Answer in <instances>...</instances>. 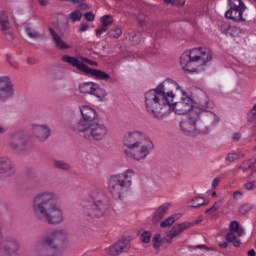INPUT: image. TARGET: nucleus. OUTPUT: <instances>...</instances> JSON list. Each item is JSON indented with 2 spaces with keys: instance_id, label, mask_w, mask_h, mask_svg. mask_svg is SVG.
Here are the masks:
<instances>
[{
  "instance_id": "11",
  "label": "nucleus",
  "mask_w": 256,
  "mask_h": 256,
  "mask_svg": "<svg viewBox=\"0 0 256 256\" xmlns=\"http://www.w3.org/2000/svg\"><path fill=\"white\" fill-rule=\"evenodd\" d=\"M108 129L107 126L103 123L94 122L89 124L88 129L86 130L85 139L88 141H103L107 137Z\"/></svg>"
},
{
  "instance_id": "18",
  "label": "nucleus",
  "mask_w": 256,
  "mask_h": 256,
  "mask_svg": "<svg viewBox=\"0 0 256 256\" xmlns=\"http://www.w3.org/2000/svg\"><path fill=\"white\" fill-rule=\"evenodd\" d=\"M70 129L75 131V133H83L85 138L87 135V130L89 129V123H87L83 118H75L70 122Z\"/></svg>"
},
{
  "instance_id": "31",
  "label": "nucleus",
  "mask_w": 256,
  "mask_h": 256,
  "mask_svg": "<svg viewBox=\"0 0 256 256\" xmlns=\"http://www.w3.org/2000/svg\"><path fill=\"white\" fill-rule=\"evenodd\" d=\"M180 218H181L180 214L169 216L168 218H166L160 223V227H162V229H165L166 227H171V225H173L175 221H178Z\"/></svg>"
},
{
  "instance_id": "35",
  "label": "nucleus",
  "mask_w": 256,
  "mask_h": 256,
  "mask_svg": "<svg viewBox=\"0 0 256 256\" xmlns=\"http://www.w3.org/2000/svg\"><path fill=\"white\" fill-rule=\"evenodd\" d=\"M200 53H201V47L194 48L190 51H186V55L190 56V59L192 60L193 63L199 61Z\"/></svg>"
},
{
  "instance_id": "49",
  "label": "nucleus",
  "mask_w": 256,
  "mask_h": 256,
  "mask_svg": "<svg viewBox=\"0 0 256 256\" xmlns=\"http://www.w3.org/2000/svg\"><path fill=\"white\" fill-rule=\"evenodd\" d=\"M255 184H256L255 180L249 181L244 184V189H246L247 191H255V189H256Z\"/></svg>"
},
{
  "instance_id": "47",
  "label": "nucleus",
  "mask_w": 256,
  "mask_h": 256,
  "mask_svg": "<svg viewBox=\"0 0 256 256\" xmlns=\"http://www.w3.org/2000/svg\"><path fill=\"white\" fill-rule=\"evenodd\" d=\"M79 59L82 60V64H83V65H85V63H86L87 65H91L92 67H97V66L99 65V63H97L96 61H93V60H91V59H89V58H85V57H83V56H80Z\"/></svg>"
},
{
  "instance_id": "5",
  "label": "nucleus",
  "mask_w": 256,
  "mask_h": 256,
  "mask_svg": "<svg viewBox=\"0 0 256 256\" xmlns=\"http://www.w3.org/2000/svg\"><path fill=\"white\" fill-rule=\"evenodd\" d=\"M145 107L154 119H165L171 113L169 99L157 87L145 93Z\"/></svg>"
},
{
  "instance_id": "26",
  "label": "nucleus",
  "mask_w": 256,
  "mask_h": 256,
  "mask_svg": "<svg viewBox=\"0 0 256 256\" xmlns=\"http://www.w3.org/2000/svg\"><path fill=\"white\" fill-rule=\"evenodd\" d=\"M48 31L51 34V37H52L53 42L55 43L57 49H69V45H67L65 43V41H63L61 36L59 34H57V32H55V30H53V28H49Z\"/></svg>"
},
{
  "instance_id": "62",
  "label": "nucleus",
  "mask_w": 256,
  "mask_h": 256,
  "mask_svg": "<svg viewBox=\"0 0 256 256\" xmlns=\"http://www.w3.org/2000/svg\"><path fill=\"white\" fill-rule=\"evenodd\" d=\"M89 29V26L87 24H81L79 31L80 33H83Z\"/></svg>"
},
{
  "instance_id": "25",
  "label": "nucleus",
  "mask_w": 256,
  "mask_h": 256,
  "mask_svg": "<svg viewBox=\"0 0 256 256\" xmlns=\"http://www.w3.org/2000/svg\"><path fill=\"white\" fill-rule=\"evenodd\" d=\"M170 204L164 203L160 207L156 209L154 212V216L152 218L153 223H159L163 217L167 215V211H169Z\"/></svg>"
},
{
  "instance_id": "60",
  "label": "nucleus",
  "mask_w": 256,
  "mask_h": 256,
  "mask_svg": "<svg viewBox=\"0 0 256 256\" xmlns=\"http://www.w3.org/2000/svg\"><path fill=\"white\" fill-rule=\"evenodd\" d=\"M138 24L140 25V27H145L147 25L145 18H138Z\"/></svg>"
},
{
  "instance_id": "43",
  "label": "nucleus",
  "mask_w": 256,
  "mask_h": 256,
  "mask_svg": "<svg viewBox=\"0 0 256 256\" xmlns=\"http://www.w3.org/2000/svg\"><path fill=\"white\" fill-rule=\"evenodd\" d=\"M163 241V238L161 237V234L157 233L152 238L153 247L154 249H159L161 247V242Z\"/></svg>"
},
{
  "instance_id": "52",
  "label": "nucleus",
  "mask_w": 256,
  "mask_h": 256,
  "mask_svg": "<svg viewBox=\"0 0 256 256\" xmlns=\"http://www.w3.org/2000/svg\"><path fill=\"white\" fill-rule=\"evenodd\" d=\"M132 41L133 43H135L136 45H139V43H141V32H137L132 36Z\"/></svg>"
},
{
  "instance_id": "2",
  "label": "nucleus",
  "mask_w": 256,
  "mask_h": 256,
  "mask_svg": "<svg viewBox=\"0 0 256 256\" xmlns=\"http://www.w3.org/2000/svg\"><path fill=\"white\" fill-rule=\"evenodd\" d=\"M59 196L53 190L38 192L32 200V211L38 219H45L49 225L63 223V210L57 203Z\"/></svg>"
},
{
  "instance_id": "33",
  "label": "nucleus",
  "mask_w": 256,
  "mask_h": 256,
  "mask_svg": "<svg viewBox=\"0 0 256 256\" xmlns=\"http://www.w3.org/2000/svg\"><path fill=\"white\" fill-rule=\"evenodd\" d=\"M189 203H193L190 205V209H199V207H203V205H207L205 199L203 197H195L192 198Z\"/></svg>"
},
{
  "instance_id": "8",
  "label": "nucleus",
  "mask_w": 256,
  "mask_h": 256,
  "mask_svg": "<svg viewBox=\"0 0 256 256\" xmlns=\"http://www.w3.org/2000/svg\"><path fill=\"white\" fill-rule=\"evenodd\" d=\"M8 147L15 153H31V145L25 132L16 131L10 134Z\"/></svg>"
},
{
  "instance_id": "51",
  "label": "nucleus",
  "mask_w": 256,
  "mask_h": 256,
  "mask_svg": "<svg viewBox=\"0 0 256 256\" xmlns=\"http://www.w3.org/2000/svg\"><path fill=\"white\" fill-rule=\"evenodd\" d=\"M239 159V155L235 153L228 154L226 161H229L230 163H233L234 161H237Z\"/></svg>"
},
{
  "instance_id": "36",
  "label": "nucleus",
  "mask_w": 256,
  "mask_h": 256,
  "mask_svg": "<svg viewBox=\"0 0 256 256\" xmlns=\"http://www.w3.org/2000/svg\"><path fill=\"white\" fill-rule=\"evenodd\" d=\"M226 241H228V243H233L234 247H241V240L237 239L235 232H228L226 234Z\"/></svg>"
},
{
  "instance_id": "41",
  "label": "nucleus",
  "mask_w": 256,
  "mask_h": 256,
  "mask_svg": "<svg viewBox=\"0 0 256 256\" xmlns=\"http://www.w3.org/2000/svg\"><path fill=\"white\" fill-rule=\"evenodd\" d=\"M228 37H239L241 35V29L237 26H230L226 32Z\"/></svg>"
},
{
  "instance_id": "64",
  "label": "nucleus",
  "mask_w": 256,
  "mask_h": 256,
  "mask_svg": "<svg viewBox=\"0 0 256 256\" xmlns=\"http://www.w3.org/2000/svg\"><path fill=\"white\" fill-rule=\"evenodd\" d=\"M232 139H233L234 141H239V139H241V134L238 133V132H235V133L233 134V136H232Z\"/></svg>"
},
{
  "instance_id": "10",
  "label": "nucleus",
  "mask_w": 256,
  "mask_h": 256,
  "mask_svg": "<svg viewBox=\"0 0 256 256\" xmlns=\"http://www.w3.org/2000/svg\"><path fill=\"white\" fill-rule=\"evenodd\" d=\"M19 249H21V244L13 236H6L0 242V256H16Z\"/></svg>"
},
{
  "instance_id": "23",
  "label": "nucleus",
  "mask_w": 256,
  "mask_h": 256,
  "mask_svg": "<svg viewBox=\"0 0 256 256\" xmlns=\"http://www.w3.org/2000/svg\"><path fill=\"white\" fill-rule=\"evenodd\" d=\"M245 9L243 8H229L226 13V19H231V21H245L243 18V13Z\"/></svg>"
},
{
  "instance_id": "27",
  "label": "nucleus",
  "mask_w": 256,
  "mask_h": 256,
  "mask_svg": "<svg viewBox=\"0 0 256 256\" xmlns=\"http://www.w3.org/2000/svg\"><path fill=\"white\" fill-rule=\"evenodd\" d=\"M180 65L184 71H188L189 73L195 72V69H191L193 62L186 52H184L180 57Z\"/></svg>"
},
{
  "instance_id": "56",
  "label": "nucleus",
  "mask_w": 256,
  "mask_h": 256,
  "mask_svg": "<svg viewBox=\"0 0 256 256\" xmlns=\"http://www.w3.org/2000/svg\"><path fill=\"white\" fill-rule=\"evenodd\" d=\"M223 205V199L218 200L217 202L214 203L212 206V209H215L216 211Z\"/></svg>"
},
{
  "instance_id": "16",
  "label": "nucleus",
  "mask_w": 256,
  "mask_h": 256,
  "mask_svg": "<svg viewBox=\"0 0 256 256\" xmlns=\"http://www.w3.org/2000/svg\"><path fill=\"white\" fill-rule=\"evenodd\" d=\"M33 135L43 143L51 137V128L47 124H35L33 125Z\"/></svg>"
},
{
  "instance_id": "21",
  "label": "nucleus",
  "mask_w": 256,
  "mask_h": 256,
  "mask_svg": "<svg viewBox=\"0 0 256 256\" xmlns=\"http://www.w3.org/2000/svg\"><path fill=\"white\" fill-rule=\"evenodd\" d=\"M191 227H193V223L191 222H183V223H178L175 224L170 231L168 232V237H170V239H174V237H177L179 235H181V233H183V231L187 230V229H191Z\"/></svg>"
},
{
  "instance_id": "29",
  "label": "nucleus",
  "mask_w": 256,
  "mask_h": 256,
  "mask_svg": "<svg viewBox=\"0 0 256 256\" xmlns=\"http://www.w3.org/2000/svg\"><path fill=\"white\" fill-rule=\"evenodd\" d=\"M213 59V53L207 48H200L199 61H202V65L205 66L209 61Z\"/></svg>"
},
{
  "instance_id": "1",
  "label": "nucleus",
  "mask_w": 256,
  "mask_h": 256,
  "mask_svg": "<svg viewBox=\"0 0 256 256\" xmlns=\"http://www.w3.org/2000/svg\"><path fill=\"white\" fill-rule=\"evenodd\" d=\"M196 105L189 117L180 122L181 130L186 135H208L219 123V116L212 112L215 103L209 99L207 93L201 92Z\"/></svg>"
},
{
  "instance_id": "7",
  "label": "nucleus",
  "mask_w": 256,
  "mask_h": 256,
  "mask_svg": "<svg viewBox=\"0 0 256 256\" xmlns=\"http://www.w3.org/2000/svg\"><path fill=\"white\" fill-rule=\"evenodd\" d=\"M62 61H64V63H68V65H72V67H76V69L82 71V73H86V75H91L92 77H95L96 79H100L102 81H107L111 79V76L106 72H103L102 70L93 69L81 63L79 59L73 56L64 55L62 56Z\"/></svg>"
},
{
  "instance_id": "30",
  "label": "nucleus",
  "mask_w": 256,
  "mask_h": 256,
  "mask_svg": "<svg viewBox=\"0 0 256 256\" xmlns=\"http://www.w3.org/2000/svg\"><path fill=\"white\" fill-rule=\"evenodd\" d=\"M52 167H54V169H57L58 171H69L71 169V164L63 160L55 159L52 161Z\"/></svg>"
},
{
  "instance_id": "54",
  "label": "nucleus",
  "mask_w": 256,
  "mask_h": 256,
  "mask_svg": "<svg viewBox=\"0 0 256 256\" xmlns=\"http://www.w3.org/2000/svg\"><path fill=\"white\" fill-rule=\"evenodd\" d=\"M95 32H96V36L101 37L103 33L107 32V27L102 26L101 28L96 29Z\"/></svg>"
},
{
  "instance_id": "61",
  "label": "nucleus",
  "mask_w": 256,
  "mask_h": 256,
  "mask_svg": "<svg viewBox=\"0 0 256 256\" xmlns=\"http://www.w3.org/2000/svg\"><path fill=\"white\" fill-rule=\"evenodd\" d=\"M220 182H221L220 178H215L212 182V189H215Z\"/></svg>"
},
{
  "instance_id": "48",
  "label": "nucleus",
  "mask_w": 256,
  "mask_h": 256,
  "mask_svg": "<svg viewBox=\"0 0 256 256\" xmlns=\"http://www.w3.org/2000/svg\"><path fill=\"white\" fill-rule=\"evenodd\" d=\"M142 243H149L151 241V232L150 231H145L141 234L140 237Z\"/></svg>"
},
{
  "instance_id": "14",
  "label": "nucleus",
  "mask_w": 256,
  "mask_h": 256,
  "mask_svg": "<svg viewBox=\"0 0 256 256\" xmlns=\"http://www.w3.org/2000/svg\"><path fill=\"white\" fill-rule=\"evenodd\" d=\"M148 138L141 131L134 130L132 132H128L124 135L123 145L125 147L124 153L133 149V147L139 145L143 141H146Z\"/></svg>"
},
{
  "instance_id": "15",
  "label": "nucleus",
  "mask_w": 256,
  "mask_h": 256,
  "mask_svg": "<svg viewBox=\"0 0 256 256\" xmlns=\"http://www.w3.org/2000/svg\"><path fill=\"white\" fill-rule=\"evenodd\" d=\"M156 88L159 89L160 92L163 93L164 97L168 99L170 105L171 103H173V100L175 99L173 89H180L179 84H177V82L171 79H166L165 81L160 83Z\"/></svg>"
},
{
  "instance_id": "37",
  "label": "nucleus",
  "mask_w": 256,
  "mask_h": 256,
  "mask_svg": "<svg viewBox=\"0 0 256 256\" xmlns=\"http://www.w3.org/2000/svg\"><path fill=\"white\" fill-rule=\"evenodd\" d=\"M255 163H256V159H249L243 162L240 166H238V169H241L243 173H245V171H249V169H253V167L255 166Z\"/></svg>"
},
{
  "instance_id": "44",
  "label": "nucleus",
  "mask_w": 256,
  "mask_h": 256,
  "mask_svg": "<svg viewBox=\"0 0 256 256\" xmlns=\"http://www.w3.org/2000/svg\"><path fill=\"white\" fill-rule=\"evenodd\" d=\"M69 17L73 23L79 21L83 17V13L79 10H75L69 14Z\"/></svg>"
},
{
  "instance_id": "28",
  "label": "nucleus",
  "mask_w": 256,
  "mask_h": 256,
  "mask_svg": "<svg viewBox=\"0 0 256 256\" xmlns=\"http://www.w3.org/2000/svg\"><path fill=\"white\" fill-rule=\"evenodd\" d=\"M95 87H97V84L93 82H84L79 85V92L83 95H93Z\"/></svg>"
},
{
  "instance_id": "22",
  "label": "nucleus",
  "mask_w": 256,
  "mask_h": 256,
  "mask_svg": "<svg viewBox=\"0 0 256 256\" xmlns=\"http://www.w3.org/2000/svg\"><path fill=\"white\" fill-rule=\"evenodd\" d=\"M15 173L13 169V163L7 157L0 158V175H5L6 177H11Z\"/></svg>"
},
{
  "instance_id": "55",
  "label": "nucleus",
  "mask_w": 256,
  "mask_h": 256,
  "mask_svg": "<svg viewBox=\"0 0 256 256\" xmlns=\"http://www.w3.org/2000/svg\"><path fill=\"white\" fill-rule=\"evenodd\" d=\"M242 197H243V192H241V191H235L233 193V199L235 201H239V199H241Z\"/></svg>"
},
{
  "instance_id": "38",
  "label": "nucleus",
  "mask_w": 256,
  "mask_h": 256,
  "mask_svg": "<svg viewBox=\"0 0 256 256\" xmlns=\"http://www.w3.org/2000/svg\"><path fill=\"white\" fill-rule=\"evenodd\" d=\"M122 34H123V30L120 27L112 28L107 33L110 39H119Z\"/></svg>"
},
{
  "instance_id": "39",
  "label": "nucleus",
  "mask_w": 256,
  "mask_h": 256,
  "mask_svg": "<svg viewBox=\"0 0 256 256\" xmlns=\"http://www.w3.org/2000/svg\"><path fill=\"white\" fill-rule=\"evenodd\" d=\"M228 5L232 9H247V6L241 0H228Z\"/></svg>"
},
{
  "instance_id": "45",
  "label": "nucleus",
  "mask_w": 256,
  "mask_h": 256,
  "mask_svg": "<svg viewBox=\"0 0 256 256\" xmlns=\"http://www.w3.org/2000/svg\"><path fill=\"white\" fill-rule=\"evenodd\" d=\"M251 209H253V206L249 203L246 204H242L239 207V213L240 215H247V213H249V211H251Z\"/></svg>"
},
{
  "instance_id": "53",
  "label": "nucleus",
  "mask_w": 256,
  "mask_h": 256,
  "mask_svg": "<svg viewBox=\"0 0 256 256\" xmlns=\"http://www.w3.org/2000/svg\"><path fill=\"white\" fill-rule=\"evenodd\" d=\"M84 19H86V21L93 22L95 21V14H93V12H86L84 14Z\"/></svg>"
},
{
  "instance_id": "63",
  "label": "nucleus",
  "mask_w": 256,
  "mask_h": 256,
  "mask_svg": "<svg viewBox=\"0 0 256 256\" xmlns=\"http://www.w3.org/2000/svg\"><path fill=\"white\" fill-rule=\"evenodd\" d=\"M219 247H221L222 249H227V247H229V243L227 241H222L219 242Z\"/></svg>"
},
{
  "instance_id": "12",
  "label": "nucleus",
  "mask_w": 256,
  "mask_h": 256,
  "mask_svg": "<svg viewBox=\"0 0 256 256\" xmlns=\"http://www.w3.org/2000/svg\"><path fill=\"white\" fill-rule=\"evenodd\" d=\"M15 97V86L8 76L0 77V103H7Z\"/></svg>"
},
{
  "instance_id": "32",
  "label": "nucleus",
  "mask_w": 256,
  "mask_h": 256,
  "mask_svg": "<svg viewBox=\"0 0 256 256\" xmlns=\"http://www.w3.org/2000/svg\"><path fill=\"white\" fill-rule=\"evenodd\" d=\"M99 101H105V97H107V91L101 87H99V84L97 86H94V92L92 93Z\"/></svg>"
},
{
  "instance_id": "6",
  "label": "nucleus",
  "mask_w": 256,
  "mask_h": 256,
  "mask_svg": "<svg viewBox=\"0 0 256 256\" xmlns=\"http://www.w3.org/2000/svg\"><path fill=\"white\" fill-rule=\"evenodd\" d=\"M135 171L129 169L122 174L113 175L109 179L108 189L109 193L114 199L123 201L127 193H129L131 186L133 185V177Z\"/></svg>"
},
{
  "instance_id": "13",
  "label": "nucleus",
  "mask_w": 256,
  "mask_h": 256,
  "mask_svg": "<svg viewBox=\"0 0 256 256\" xmlns=\"http://www.w3.org/2000/svg\"><path fill=\"white\" fill-rule=\"evenodd\" d=\"M182 95L180 101L171 103V113L174 111L177 115H185L195 109L193 108V99L188 97L184 91H182Z\"/></svg>"
},
{
  "instance_id": "3",
  "label": "nucleus",
  "mask_w": 256,
  "mask_h": 256,
  "mask_svg": "<svg viewBox=\"0 0 256 256\" xmlns=\"http://www.w3.org/2000/svg\"><path fill=\"white\" fill-rule=\"evenodd\" d=\"M81 211L84 217L90 219H101V217H109L111 215V207L105 201V195L99 190L90 193L87 199L81 203Z\"/></svg>"
},
{
  "instance_id": "58",
  "label": "nucleus",
  "mask_w": 256,
  "mask_h": 256,
  "mask_svg": "<svg viewBox=\"0 0 256 256\" xmlns=\"http://www.w3.org/2000/svg\"><path fill=\"white\" fill-rule=\"evenodd\" d=\"M26 63H27L28 65H35V63H37V60H36L35 58H33V57H28V58L26 59Z\"/></svg>"
},
{
  "instance_id": "9",
  "label": "nucleus",
  "mask_w": 256,
  "mask_h": 256,
  "mask_svg": "<svg viewBox=\"0 0 256 256\" xmlns=\"http://www.w3.org/2000/svg\"><path fill=\"white\" fill-rule=\"evenodd\" d=\"M152 149L153 142H151L149 139H146L124 153L128 159H134V161H142V159H147V155L151 153Z\"/></svg>"
},
{
  "instance_id": "40",
  "label": "nucleus",
  "mask_w": 256,
  "mask_h": 256,
  "mask_svg": "<svg viewBox=\"0 0 256 256\" xmlns=\"http://www.w3.org/2000/svg\"><path fill=\"white\" fill-rule=\"evenodd\" d=\"M25 31L30 39H39L41 37V34L39 32L29 26L25 27Z\"/></svg>"
},
{
  "instance_id": "4",
  "label": "nucleus",
  "mask_w": 256,
  "mask_h": 256,
  "mask_svg": "<svg viewBox=\"0 0 256 256\" xmlns=\"http://www.w3.org/2000/svg\"><path fill=\"white\" fill-rule=\"evenodd\" d=\"M69 232L66 229H56L44 236L36 246L38 256H57L59 249L67 243Z\"/></svg>"
},
{
  "instance_id": "59",
  "label": "nucleus",
  "mask_w": 256,
  "mask_h": 256,
  "mask_svg": "<svg viewBox=\"0 0 256 256\" xmlns=\"http://www.w3.org/2000/svg\"><path fill=\"white\" fill-rule=\"evenodd\" d=\"M249 180H254L256 182V169L252 170L250 175L248 176Z\"/></svg>"
},
{
  "instance_id": "19",
  "label": "nucleus",
  "mask_w": 256,
  "mask_h": 256,
  "mask_svg": "<svg viewBox=\"0 0 256 256\" xmlns=\"http://www.w3.org/2000/svg\"><path fill=\"white\" fill-rule=\"evenodd\" d=\"M80 113L82 115V119L88 123V125H93L95 121H97V111L89 106H82L80 108Z\"/></svg>"
},
{
  "instance_id": "42",
  "label": "nucleus",
  "mask_w": 256,
  "mask_h": 256,
  "mask_svg": "<svg viewBox=\"0 0 256 256\" xmlns=\"http://www.w3.org/2000/svg\"><path fill=\"white\" fill-rule=\"evenodd\" d=\"M230 27H231V24H229L228 22H226L224 20H219L218 21V29L224 35H226V33L229 31Z\"/></svg>"
},
{
  "instance_id": "34",
  "label": "nucleus",
  "mask_w": 256,
  "mask_h": 256,
  "mask_svg": "<svg viewBox=\"0 0 256 256\" xmlns=\"http://www.w3.org/2000/svg\"><path fill=\"white\" fill-rule=\"evenodd\" d=\"M229 229L232 233H238L239 237H243V235H245V230L239 227V222L237 221H232L230 223Z\"/></svg>"
},
{
  "instance_id": "50",
  "label": "nucleus",
  "mask_w": 256,
  "mask_h": 256,
  "mask_svg": "<svg viewBox=\"0 0 256 256\" xmlns=\"http://www.w3.org/2000/svg\"><path fill=\"white\" fill-rule=\"evenodd\" d=\"M165 3H171V5L183 6L185 5V0H164Z\"/></svg>"
},
{
  "instance_id": "24",
  "label": "nucleus",
  "mask_w": 256,
  "mask_h": 256,
  "mask_svg": "<svg viewBox=\"0 0 256 256\" xmlns=\"http://www.w3.org/2000/svg\"><path fill=\"white\" fill-rule=\"evenodd\" d=\"M0 30L2 33H11L13 31V25L9 21V16L5 13H0Z\"/></svg>"
},
{
  "instance_id": "20",
  "label": "nucleus",
  "mask_w": 256,
  "mask_h": 256,
  "mask_svg": "<svg viewBox=\"0 0 256 256\" xmlns=\"http://www.w3.org/2000/svg\"><path fill=\"white\" fill-rule=\"evenodd\" d=\"M129 247H130L129 240L127 239L120 240L109 248L108 255L110 256L121 255V253H123L125 249H129Z\"/></svg>"
},
{
  "instance_id": "46",
  "label": "nucleus",
  "mask_w": 256,
  "mask_h": 256,
  "mask_svg": "<svg viewBox=\"0 0 256 256\" xmlns=\"http://www.w3.org/2000/svg\"><path fill=\"white\" fill-rule=\"evenodd\" d=\"M102 21V26L103 27H109V25H111V23H113V16L111 15H105L101 18Z\"/></svg>"
},
{
  "instance_id": "17",
  "label": "nucleus",
  "mask_w": 256,
  "mask_h": 256,
  "mask_svg": "<svg viewBox=\"0 0 256 256\" xmlns=\"http://www.w3.org/2000/svg\"><path fill=\"white\" fill-rule=\"evenodd\" d=\"M149 33L155 39H163L167 37L169 33L165 28H163V24L159 21L153 22L148 28Z\"/></svg>"
},
{
  "instance_id": "57",
  "label": "nucleus",
  "mask_w": 256,
  "mask_h": 256,
  "mask_svg": "<svg viewBox=\"0 0 256 256\" xmlns=\"http://www.w3.org/2000/svg\"><path fill=\"white\" fill-rule=\"evenodd\" d=\"M80 9H81L82 11H87V10L91 9V5H89V4H87V3H81V4H80Z\"/></svg>"
}]
</instances>
